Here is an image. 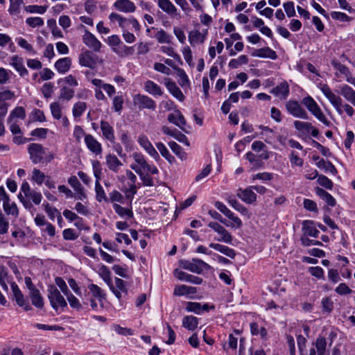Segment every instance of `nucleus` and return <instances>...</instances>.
<instances>
[{
	"instance_id": "nucleus-1",
	"label": "nucleus",
	"mask_w": 355,
	"mask_h": 355,
	"mask_svg": "<svg viewBox=\"0 0 355 355\" xmlns=\"http://www.w3.org/2000/svg\"><path fill=\"white\" fill-rule=\"evenodd\" d=\"M320 90L339 114H343V109L348 116H353L354 112L353 107L349 104H343L341 97L334 94L328 85H323L320 87Z\"/></svg>"
},
{
	"instance_id": "nucleus-2",
	"label": "nucleus",
	"mask_w": 355,
	"mask_h": 355,
	"mask_svg": "<svg viewBox=\"0 0 355 355\" xmlns=\"http://www.w3.org/2000/svg\"><path fill=\"white\" fill-rule=\"evenodd\" d=\"M28 153L31 162L35 164L50 162L54 159V155L40 144L32 143L28 146Z\"/></svg>"
},
{
	"instance_id": "nucleus-3",
	"label": "nucleus",
	"mask_w": 355,
	"mask_h": 355,
	"mask_svg": "<svg viewBox=\"0 0 355 355\" xmlns=\"http://www.w3.org/2000/svg\"><path fill=\"white\" fill-rule=\"evenodd\" d=\"M47 297L52 308L58 311V309H64L67 306V303L64 297L61 295L58 288L53 285H49L47 288Z\"/></svg>"
},
{
	"instance_id": "nucleus-4",
	"label": "nucleus",
	"mask_w": 355,
	"mask_h": 355,
	"mask_svg": "<svg viewBox=\"0 0 355 355\" xmlns=\"http://www.w3.org/2000/svg\"><path fill=\"white\" fill-rule=\"evenodd\" d=\"M303 105L308 110L315 116L320 121L326 125H329L330 122L322 113L320 107L318 106L315 101L311 96H306L302 100Z\"/></svg>"
},
{
	"instance_id": "nucleus-5",
	"label": "nucleus",
	"mask_w": 355,
	"mask_h": 355,
	"mask_svg": "<svg viewBox=\"0 0 355 355\" xmlns=\"http://www.w3.org/2000/svg\"><path fill=\"white\" fill-rule=\"evenodd\" d=\"M180 265L184 269L197 274H200L204 269L210 268L209 264L199 259H193L192 261H181Z\"/></svg>"
},
{
	"instance_id": "nucleus-6",
	"label": "nucleus",
	"mask_w": 355,
	"mask_h": 355,
	"mask_svg": "<svg viewBox=\"0 0 355 355\" xmlns=\"http://www.w3.org/2000/svg\"><path fill=\"white\" fill-rule=\"evenodd\" d=\"M161 205L157 208V214H159L162 218L163 223L169 224L173 220L175 219L178 214V208L176 207L175 211L173 214V209L169 208L168 204L166 202H159Z\"/></svg>"
},
{
	"instance_id": "nucleus-7",
	"label": "nucleus",
	"mask_w": 355,
	"mask_h": 355,
	"mask_svg": "<svg viewBox=\"0 0 355 355\" xmlns=\"http://www.w3.org/2000/svg\"><path fill=\"white\" fill-rule=\"evenodd\" d=\"M11 290H12V299L15 300L17 304L24 308L26 311H29L31 309V305L26 301L24 295L20 291L19 286L15 282H12L10 284Z\"/></svg>"
},
{
	"instance_id": "nucleus-8",
	"label": "nucleus",
	"mask_w": 355,
	"mask_h": 355,
	"mask_svg": "<svg viewBox=\"0 0 355 355\" xmlns=\"http://www.w3.org/2000/svg\"><path fill=\"white\" fill-rule=\"evenodd\" d=\"M108 286L118 300L128 295L127 283L120 278H116L114 284L112 282Z\"/></svg>"
},
{
	"instance_id": "nucleus-9",
	"label": "nucleus",
	"mask_w": 355,
	"mask_h": 355,
	"mask_svg": "<svg viewBox=\"0 0 355 355\" xmlns=\"http://www.w3.org/2000/svg\"><path fill=\"white\" fill-rule=\"evenodd\" d=\"M214 309V305H209L207 303L201 304L196 302H187L185 306V310L187 312H193L197 315H201L204 312H209V310Z\"/></svg>"
},
{
	"instance_id": "nucleus-10",
	"label": "nucleus",
	"mask_w": 355,
	"mask_h": 355,
	"mask_svg": "<svg viewBox=\"0 0 355 355\" xmlns=\"http://www.w3.org/2000/svg\"><path fill=\"white\" fill-rule=\"evenodd\" d=\"M287 111L295 117L307 119L309 118L306 111L296 101H289L286 104Z\"/></svg>"
},
{
	"instance_id": "nucleus-11",
	"label": "nucleus",
	"mask_w": 355,
	"mask_h": 355,
	"mask_svg": "<svg viewBox=\"0 0 355 355\" xmlns=\"http://www.w3.org/2000/svg\"><path fill=\"white\" fill-rule=\"evenodd\" d=\"M169 122L179 127L183 132L189 133L187 125L185 118L179 110H175L173 113H171L168 116Z\"/></svg>"
},
{
	"instance_id": "nucleus-12",
	"label": "nucleus",
	"mask_w": 355,
	"mask_h": 355,
	"mask_svg": "<svg viewBox=\"0 0 355 355\" xmlns=\"http://www.w3.org/2000/svg\"><path fill=\"white\" fill-rule=\"evenodd\" d=\"M208 226L220 235V237L216 239V241L226 243H232V236L224 227L215 222H210Z\"/></svg>"
},
{
	"instance_id": "nucleus-13",
	"label": "nucleus",
	"mask_w": 355,
	"mask_h": 355,
	"mask_svg": "<svg viewBox=\"0 0 355 355\" xmlns=\"http://www.w3.org/2000/svg\"><path fill=\"white\" fill-rule=\"evenodd\" d=\"M23 193L24 197L32 200L35 204L39 205L41 202L42 196L41 193L31 189L27 182H24L21 187V193Z\"/></svg>"
},
{
	"instance_id": "nucleus-14",
	"label": "nucleus",
	"mask_w": 355,
	"mask_h": 355,
	"mask_svg": "<svg viewBox=\"0 0 355 355\" xmlns=\"http://www.w3.org/2000/svg\"><path fill=\"white\" fill-rule=\"evenodd\" d=\"M133 104L139 110L153 109L154 107V101L147 96L142 94H135L133 96Z\"/></svg>"
},
{
	"instance_id": "nucleus-15",
	"label": "nucleus",
	"mask_w": 355,
	"mask_h": 355,
	"mask_svg": "<svg viewBox=\"0 0 355 355\" xmlns=\"http://www.w3.org/2000/svg\"><path fill=\"white\" fill-rule=\"evenodd\" d=\"M236 196L247 204H252L257 201V194L254 192L251 187H248L244 189L240 188L237 190Z\"/></svg>"
},
{
	"instance_id": "nucleus-16",
	"label": "nucleus",
	"mask_w": 355,
	"mask_h": 355,
	"mask_svg": "<svg viewBox=\"0 0 355 355\" xmlns=\"http://www.w3.org/2000/svg\"><path fill=\"white\" fill-rule=\"evenodd\" d=\"M85 143L92 153L99 155L102 153L103 148L101 143L92 135H86L85 136Z\"/></svg>"
},
{
	"instance_id": "nucleus-17",
	"label": "nucleus",
	"mask_w": 355,
	"mask_h": 355,
	"mask_svg": "<svg viewBox=\"0 0 355 355\" xmlns=\"http://www.w3.org/2000/svg\"><path fill=\"white\" fill-rule=\"evenodd\" d=\"M158 6L172 18H180L176 7L170 0H158Z\"/></svg>"
},
{
	"instance_id": "nucleus-18",
	"label": "nucleus",
	"mask_w": 355,
	"mask_h": 355,
	"mask_svg": "<svg viewBox=\"0 0 355 355\" xmlns=\"http://www.w3.org/2000/svg\"><path fill=\"white\" fill-rule=\"evenodd\" d=\"M214 205L220 212L232 220L235 223L236 227L239 228L242 226L243 223L239 217L235 216L234 213L231 211L223 202L216 201Z\"/></svg>"
},
{
	"instance_id": "nucleus-19",
	"label": "nucleus",
	"mask_w": 355,
	"mask_h": 355,
	"mask_svg": "<svg viewBox=\"0 0 355 355\" xmlns=\"http://www.w3.org/2000/svg\"><path fill=\"white\" fill-rule=\"evenodd\" d=\"M302 230L303 232L302 236L318 238L320 234L319 230L315 227V221L311 220H306L302 222Z\"/></svg>"
},
{
	"instance_id": "nucleus-20",
	"label": "nucleus",
	"mask_w": 355,
	"mask_h": 355,
	"mask_svg": "<svg viewBox=\"0 0 355 355\" xmlns=\"http://www.w3.org/2000/svg\"><path fill=\"white\" fill-rule=\"evenodd\" d=\"M173 273L174 276L181 281H185L194 284H200L202 282V278L197 276H194L193 275L188 274L178 268L174 270Z\"/></svg>"
},
{
	"instance_id": "nucleus-21",
	"label": "nucleus",
	"mask_w": 355,
	"mask_h": 355,
	"mask_svg": "<svg viewBox=\"0 0 355 355\" xmlns=\"http://www.w3.org/2000/svg\"><path fill=\"white\" fill-rule=\"evenodd\" d=\"M289 85L286 81L282 82L270 89V93L281 99H286L289 95Z\"/></svg>"
},
{
	"instance_id": "nucleus-22",
	"label": "nucleus",
	"mask_w": 355,
	"mask_h": 355,
	"mask_svg": "<svg viewBox=\"0 0 355 355\" xmlns=\"http://www.w3.org/2000/svg\"><path fill=\"white\" fill-rule=\"evenodd\" d=\"M83 42L90 49H92L94 51L98 52L101 50V43L96 37L86 31L83 35Z\"/></svg>"
},
{
	"instance_id": "nucleus-23",
	"label": "nucleus",
	"mask_w": 355,
	"mask_h": 355,
	"mask_svg": "<svg viewBox=\"0 0 355 355\" xmlns=\"http://www.w3.org/2000/svg\"><path fill=\"white\" fill-rule=\"evenodd\" d=\"M100 127L102 131L103 137L110 143L114 144L115 135L112 126L107 121L102 120L101 121Z\"/></svg>"
},
{
	"instance_id": "nucleus-24",
	"label": "nucleus",
	"mask_w": 355,
	"mask_h": 355,
	"mask_svg": "<svg viewBox=\"0 0 355 355\" xmlns=\"http://www.w3.org/2000/svg\"><path fill=\"white\" fill-rule=\"evenodd\" d=\"M10 64L12 66L21 76L28 75V70L24 65V60L17 55H15L10 58Z\"/></svg>"
},
{
	"instance_id": "nucleus-25",
	"label": "nucleus",
	"mask_w": 355,
	"mask_h": 355,
	"mask_svg": "<svg viewBox=\"0 0 355 355\" xmlns=\"http://www.w3.org/2000/svg\"><path fill=\"white\" fill-rule=\"evenodd\" d=\"M79 62L82 66L91 69H94L96 64V60L89 51H86L80 55Z\"/></svg>"
},
{
	"instance_id": "nucleus-26",
	"label": "nucleus",
	"mask_w": 355,
	"mask_h": 355,
	"mask_svg": "<svg viewBox=\"0 0 355 355\" xmlns=\"http://www.w3.org/2000/svg\"><path fill=\"white\" fill-rule=\"evenodd\" d=\"M114 6L119 11L124 12H133L135 10V6L130 0H117Z\"/></svg>"
},
{
	"instance_id": "nucleus-27",
	"label": "nucleus",
	"mask_w": 355,
	"mask_h": 355,
	"mask_svg": "<svg viewBox=\"0 0 355 355\" xmlns=\"http://www.w3.org/2000/svg\"><path fill=\"white\" fill-rule=\"evenodd\" d=\"M28 297L30 298L31 303L34 306L38 309H42L44 307V298L42 296L40 291L37 288L29 291Z\"/></svg>"
},
{
	"instance_id": "nucleus-28",
	"label": "nucleus",
	"mask_w": 355,
	"mask_h": 355,
	"mask_svg": "<svg viewBox=\"0 0 355 355\" xmlns=\"http://www.w3.org/2000/svg\"><path fill=\"white\" fill-rule=\"evenodd\" d=\"M252 55L259 58H268L272 60H275L277 58V54L275 51L271 49L270 47H264L259 49H256L252 53Z\"/></svg>"
},
{
	"instance_id": "nucleus-29",
	"label": "nucleus",
	"mask_w": 355,
	"mask_h": 355,
	"mask_svg": "<svg viewBox=\"0 0 355 355\" xmlns=\"http://www.w3.org/2000/svg\"><path fill=\"white\" fill-rule=\"evenodd\" d=\"M340 94L346 101L355 106V91L349 85H344L340 87Z\"/></svg>"
},
{
	"instance_id": "nucleus-30",
	"label": "nucleus",
	"mask_w": 355,
	"mask_h": 355,
	"mask_svg": "<svg viewBox=\"0 0 355 355\" xmlns=\"http://www.w3.org/2000/svg\"><path fill=\"white\" fill-rule=\"evenodd\" d=\"M209 247L213 248L220 253L226 255L227 257L234 259L236 256V252L234 249L229 248L228 246L223 245L219 243H211Z\"/></svg>"
},
{
	"instance_id": "nucleus-31",
	"label": "nucleus",
	"mask_w": 355,
	"mask_h": 355,
	"mask_svg": "<svg viewBox=\"0 0 355 355\" xmlns=\"http://www.w3.org/2000/svg\"><path fill=\"white\" fill-rule=\"evenodd\" d=\"M315 193L322 199L328 205L334 207L336 204V199L327 191L322 188L316 187Z\"/></svg>"
},
{
	"instance_id": "nucleus-32",
	"label": "nucleus",
	"mask_w": 355,
	"mask_h": 355,
	"mask_svg": "<svg viewBox=\"0 0 355 355\" xmlns=\"http://www.w3.org/2000/svg\"><path fill=\"white\" fill-rule=\"evenodd\" d=\"M105 159L106 164L109 169L115 173L118 172L119 168L123 165L121 162L114 155H107Z\"/></svg>"
},
{
	"instance_id": "nucleus-33",
	"label": "nucleus",
	"mask_w": 355,
	"mask_h": 355,
	"mask_svg": "<svg viewBox=\"0 0 355 355\" xmlns=\"http://www.w3.org/2000/svg\"><path fill=\"white\" fill-rule=\"evenodd\" d=\"M166 86L169 92L178 100L180 101L184 100L185 97L183 93L174 82L168 80L166 83Z\"/></svg>"
},
{
	"instance_id": "nucleus-34",
	"label": "nucleus",
	"mask_w": 355,
	"mask_h": 355,
	"mask_svg": "<svg viewBox=\"0 0 355 355\" xmlns=\"http://www.w3.org/2000/svg\"><path fill=\"white\" fill-rule=\"evenodd\" d=\"M198 325V318L193 315H186L182 318V327L189 331H194Z\"/></svg>"
},
{
	"instance_id": "nucleus-35",
	"label": "nucleus",
	"mask_w": 355,
	"mask_h": 355,
	"mask_svg": "<svg viewBox=\"0 0 355 355\" xmlns=\"http://www.w3.org/2000/svg\"><path fill=\"white\" fill-rule=\"evenodd\" d=\"M132 157L135 161V163L140 166L144 172H151L152 174L155 173V170L152 169L150 168V166L147 164L146 161L144 159L143 155L137 153H133Z\"/></svg>"
},
{
	"instance_id": "nucleus-36",
	"label": "nucleus",
	"mask_w": 355,
	"mask_h": 355,
	"mask_svg": "<svg viewBox=\"0 0 355 355\" xmlns=\"http://www.w3.org/2000/svg\"><path fill=\"white\" fill-rule=\"evenodd\" d=\"M197 291L196 287L189 286L187 285H180L175 286L173 294L177 296H182L189 294H195Z\"/></svg>"
},
{
	"instance_id": "nucleus-37",
	"label": "nucleus",
	"mask_w": 355,
	"mask_h": 355,
	"mask_svg": "<svg viewBox=\"0 0 355 355\" xmlns=\"http://www.w3.org/2000/svg\"><path fill=\"white\" fill-rule=\"evenodd\" d=\"M88 288L92 293L93 297L98 300L101 304V306L103 307V300L105 299V294L103 293L102 289L98 286L94 284L89 285Z\"/></svg>"
},
{
	"instance_id": "nucleus-38",
	"label": "nucleus",
	"mask_w": 355,
	"mask_h": 355,
	"mask_svg": "<svg viewBox=\"0 0 355 355\" xmlns=\"http://www.w3.org/2000/svg\"><path fill=\"white\" fill-rule=\"evenodd\" d=\"M71 64V60L69 58H64L58 60L55 63V67L58 71V72L64 73L69 69Z\"/></svg>"
},
{
	"instance_id": "nucleus-39",
	"label": "nucleus",
	"mask_w": 355,
	"mask_h": 355,
	"mask_svg": "<svg viewBox=\"0 0 355 355\" xmlns=\"http://www.w3.org/2000/svg\"><path fill=\"white\" fill-rule=\"evenodd\" d=\"M3 207L6 214L14 216L15 218L18 216L17 207L15 202H10V198L3 202Z\"/></svg>"
},
{
	"instance_id": "nucleus-40",
	"label": "nucleus",
	"mask_w": 355,
	"mask_h": 355,
	"mask_svg": "<svg viewBox=\"0 0 355 355\" xmlns=\"http://www.w3.org/2000/svg\"><path fill=\"white\" fill-rule=\"evenodd\" d=\"M245 157L252 164V168L255 170L262 167L263 165L259 155H256L252 152L246 153Z\"/></svg>"
},
{
	"instance_id": "nucleus-41",
	"label": "nucleus",
	"mask_w": 355,
	"mask_h": 355,
	"mask_svg": "<svg viewBox=\"0 0 355 355\" xmlns=\"http://www.w3.org/2000/svg\"><path fill=\"white\" fill-rule=\"evenodd\" d=\"M138 142L150 155H153L155 149L148 137L144 135L139 137Z\"/></svg>"
},
{
	"instance_id": "nucleus-42",
	"label": "nucleus",
	"mask_w": 355,
	"mask_h": 355,
	"mask_svg": "<svg viewBox=\"0 0 355 355\" xmlns=\"http://www.w3.org/2000/svg\"><path fill=\"white\" fill-rule=\"evenodd\" d=\"M205 36L199 31H192L189 34V41L191 46H194L198 42L202 43L205 41Z\"/></svg>"
},
{
	"instance_id": "nucleus-43",
	"label": "nucleus",
	"mask_w": 355,
	"mask_h": 355,
	"mask_svg": "<svg viewBox=\"0 0 355 355\" xmlns=\"http://www.w3.org/2000/svg\"><path fill=\"white\" fill-rule=\"evenodd\" d=\"M95 191L96 198L98 202H101L103 200L108 202V198L105 195V191L98 180L95 182Z\"/></svg>"
},
{
	"instance_id": "nucleus-44",
	"label": "nucleus",
	"mask_w": 355,
	"mask_h": 355,
	"mask_svg": "<svg viewBox=\"0 0 355 355\" xmlns=\"http://www.w3.org/2000/svg\"><path fill=\"white\" fill-rule=\"evenodd\" d=\"M318 355H324L327 347V340L324 337L319 336L315 343Z\"/></svg>"
},
{
	"instance_id": "nucleus-45",
	"label": "nucleus",
	"mask_w": 355,
	"mask_h": 355,
	"mask_svg": "<svg viewBox=\"0 0 355 355\" xmlns=\"http://www.w3.org/2000/svg\"><path fill=\"white\" fill-rule=\"evenodd\" d=\"M228 202L234 209L239 211L243 215L245 216L248 214V209L238 202L234 198H230L228 199Z\"/></svg>"
},
{
	"instance_id": "nucleus-46",
	"label": "nucleus",
	"mask_w": 355,
	"mask_h": 355,
	"mask_svg": "<svg viewBox=\"0 0 355 355\" xmlns=\"http://www.w3.org/2000/svg\"><path fill=\"white\" fill-rule=\"evenodd\" d=\"M157 149L159 151L162 156L170 163L175 160V157L171 155L167 148L162 143H157Z\"/></svg>"
},
{
	"instance_id": "nucleus-47",
	"label": "nucleus",
	"mask_w": 355,
	"mask_h": 355,
	"mask_svg": "<svg viewBox=\"0 0 355 355\" xmlns=\"http://www.w3.org/2000/svg\"><path fill=\"white\" fill-rule=\"evenodd\" d=\"M248 62V58L245 55H240L237 59H232L229 62V67L236 69L241 64H245Z\"/></svg>"
},
{
	"instance_id": "nucleus-48",
	"label": "nucleus",
	"mask_w": 355,
	"mask_h": 355,
	"mask_svg": "<svg viewBox=\"0 0 355 355\" xmlns=\"http://www.w3.org/2000/svg\"><path fill=\"white\" fill-rule=\"evenodd\" d=\"M87 105L85 102L79 101L74 104L73 107V116L75 118L80 117L86 110Z\"/></svg>"
},
{
	"instance_id": "nucleus-49",
	"label": "nucleus",
	"mask_w": 355,
	"mask_h": 355,
	"mask_svg": "<svg viewBox=\"0 0 355 355\" xmlns=\"http://www.w3.org/2000/svg\"><path fill=\"white\" fill-rule=\"evenodd\" d=\"M98 273L107 286L112 283L111 272L107 266H102L99 268Z\"/></svg>"
},
{
	"instance_id": "nucleus-50",
	"label": "nucleus",
	"mask_w": 355,
	"mask_h": 355,
	"mask_svg": "<svg viewBox=\"0 0 355 355\" xmlns=\"http://www.w3.org/2000/svg\"><path fill=\"white\" fill-rule=\"evenodd\" d=\"M318 182L320 185L324 187L327 189L331 190L334 187L333 182L329 179L327 176L320 175L318 178Z\"/></svg>"
},
{
	"instance_id": "nucleus-51",
	"label": "nucleus",
	"mask_w": 355,
	"mask_h": 355,
	"mask_svg": "<svg viewBox=\"0 0 355 355\" xmlns=\"http://www.w3.org/2000/svg\"><path fill=\"white\" fill-rule=\"evenodd\" d=\"M66 296L71 307L77 310L82 309V305L80 301L72 293H71V292L66 295Z\"/></svg>"
},
{
	"instance_id": "nucleus-52",
	"label": "nucleus",
	"mask_w": 355,
	"mask_h": 355,
	"mask_svg": "<svg viewBox=\"0 0 355 355\" xmlns=\"http://www.w3.org/2000/svg\"><path fill=\"white\" fill-rule=\"evenodd\" d=\"M331 17L333 19L338 20L343 22L349 21L352 17L348 16L344 12L333 11L331 12Z\"/></svg>"
},
{
	"instance_id": "nucleus-53",
	"label": "nucleus",
	"mask_w": 355,
	"mask_h": 355,
	"mask_svg": "<svg viewBox=\"0 0 355 355\" xmlns=\"http://www.w3.org/2000/svg\"><path fill=\"white\" fill-rule=\"evenodd\" d=\"M51 114L55 119H60L62 117V108L58 103H52L50 105Z\"/></svg>"
},
{
	"instance_id": "nucleus-54",
	"label": "nucleus",
	"mask_w": 355,
	"mask_h": 355,
	"mask_svg": "<svg viewBox=\"0 0 355 355\" xmlns=\"http://www.w3.org/2000/svg\"><path fill=\"white\" fill-rule=\"evenodd\" d=\"M294 126L297 130H299V131L304 130L306 132H309L311 129L313 128V125L311 123L300 121H294Z\"/></svg>"
},
{
	"instance_id": "nucleus-55",
	"label": "nucleus",
	"mask_w": 355,
	"mask_h": 355,
	"mask_svg": "<svg viewBox=\"0 0 355 355\" xmlns=\"http://www.w3.org/2000/svg\"><path fill=\"white\" fill-rule=\"evenodd\" d=\"M32 179L34 180L37 184L41 185L45 179V175L43 172L40 171L37 168H34L33 170Z\"/></svg>"
},
{
	"instance_id": "nucleus-56",
	"label": "nucleus",
	"mask_w": 355,
	"mask_h": 355,
	"mask_svg": "<svg viewBox=\"0 0 355 355\" xmlns=\"http://www.w3.org/2000/svg\"><path fill=\"white\" fill-rule=\"evenodd\" d=\"M15 98L14 92L9 89H4L0 92V103H6L5 101Z\"/></svg>"
},
{
	"instance_id": "nucleus-57",
	"label": "nucleus",
	"mask_w": 355,
	"mask_h": 355,
	"mask_svg": "<svg viewBox=\"0 0 355 355\" xmlns=\"http://www.w3.org/2000/svg\"><path fill=\"white\" fill-rule=\"evenodd\" d=\"M26 116L25 110L22 107H17L15 110H13L8 118V122H11V120L14 117H19L21 119H24Z\"/></svg>"
},
{
	"instance_id": "nucleus-58",
	"label": "nucleus",
	"mask_w": 355,
	"mask_h": 355,
	"mask_svg": "<svg viewBox=\"0 0 355 355\" xmlns=\"http://www.w3.org/2000/svg\"><path fill=\"white\" fill-rule=\"evenodd\" d=\"M113 207L114 211L121 216H128L130 218L132 216V213L130 210L123 207L118 204H114Z\"/></svg>"
},
{
	"instance_id": "nucleus-59",
	"label": "nucleus",
	"mask_w": 355,
	"mask_h": 355,
	"mask_svg": "<svg viewBox=\"0 0 355 355\" xmlns=\"http://www.w3.org/2000/svg\"><path fill=\"white\" fill-rule=\"evenodd\" d=\"M73 89L69 87H64L60 90V98L69 101L73 98Z\"/></svg>"
},
{
	"instance_id": "nucleus-60",
	"label": "nucleus",
	"mask_w": 355,
	"mask_h": 355,
	"mask_svg": "<svg viewBox=\"0 0 355 355\" xmlns=\"http://www.w3.org/2000/svg\"><path fill=\"white\" fill-rule=\"evenodd\" d=\"M159 112L169 111L175 108L174 102L170 99L163 101L159 103Z\"/></svg>"
},
{
	"instance_id": "nucleus-61",
	"label": "nucleus",
	"mask_w": 355,
	"mask_h": 355,
	"mask_svg": "<svg viewBox=\"0 0 355 355\" xmlns=\"http://www.w3.org/2000/svg\"><path fill=\"white\" fill-rule=\"evenodd\" d=\"M172 137L177 139L179 142L182 143L188 146H189V142L186 135L175 128L174 129V132H173Z\"/></svg>"
},
{
	"instance_id": "nucleus-62",
	"label": "nucleus",
	"mask_w": 355,
	"mask_h": 355,
	"mask_svg": "<svg viewBox=\"0 0 355 355\" xmlns=\"http://www.w3.org/2000/svg\"><path fill=\"white\" fill-rule=\"evenodd\" d=\"M284 10L288 17L295 16V10L294 3L293 1H287L283 4Z\"/></svg>"
},
{
	"instance_id": "nucleus-63",
	"label": "nucleus",
	"mask_w": 355,
	"mask_h": 355,
	"mask_svg": "<svg viewBox=\"0 0 355 355\" xmlns=\"http://www.w3.org/2000/svg\"><path fill=\"white\" fill-rule=\"evenodd\" d=\"M26 22L28 26H30L32 28L41 26L44 24L43 19L38 17H28L26 19Z\"/></svg>"
},
{
	"instance_id": "nucleus-64",
	"label": "nucleus",
	"mask_w": 355,
	"mask_h": 355,
	"mask_svg": "<svg viewBox=\"0 0 355 355\" xmlns=\"http://www.w3.org/2000/svg\"><path fill=\"white\" fill-rule=\"evenodd\" d=\"M335 291L341 295H348L352 293V290L345 283H340L336 288Z\"/></svg>"
}]
</instances>
